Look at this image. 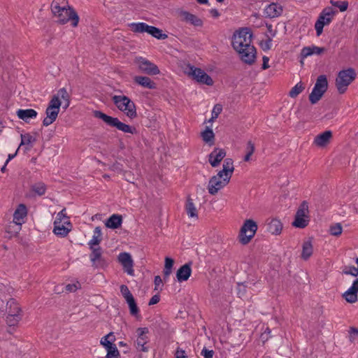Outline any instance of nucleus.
Instances as JSON below:
<instances>
[{"label": "nucleus", "mask_w": 358, "mask_h": 358, "mask_svg": "<svg viewBox=\"0 0 358 358\" xmlns=\"http://www.w3.org/2000/svg\"><path fill=\"white\" fill-rule=\"evenodd\" d=\"M252 34L248 28H242L234 34L232 45L241 59L247 64H252L256 57V49L252 45Z\"/></svg>", "instance_id": "f257e3e1"}, {"label": "nucleus", "mask_w": 358, "mask_h": 358, "mask_svg": "<svg viewBox=\"0 0 358 358\" xmlns=\"http://www.w3.org/2000/svg\"><path fill=\"white\" fill-rule=\"evenodd\" d=\"M70 105V96L65 88L59 89L54 94L48 103L45 110V116L43 120V124L48 127L52 124L57 118L60 107L66 109Z\"/></svg>", "instance_id": "f03ea898"}, {"label": "nucleus", "mask_w": 358, "mask_h": 358, "mask_svg": "<svg viewBox=\"0 0 358 358\" xmlns=\"http://www.w3.org/2000/svg\"><path fill=\"white\" fill-rule=\"evenodd\" d=\"M51 10L58 23L64 24L71 21L73 27L78 26L79 16L75 10L69 6L68 0H53Z\"/></svg>", "instance_id": "7ed1b4c3"}, {"label": "nucleus", "mask_w": 358, "mask_h": 358, "mask_svg": "<svg viewBox=\"0 0 358 358\" xmlns=\"http://www.w3.org/2000/svg\"><path fill=\"white\" fill-rule=\"evenodd\" d=\"M234 171V166L232 159H225L222 165V169L210 179L208 185V192L214 195L219 190L224 187L230 181Z\"/></svg>", "instance_id": "20e7f679"}, {"label": "nucleus", "mask_w": 358, "mask_h": 358, "mask_svg": "<svg viewBox=\"0 0 358 358\" xmlns=\"http://www.w3.org/2000/svg\"><path fill=\"white\" fill-rule=\"evenodd\" d=\"M53 233L59 237H66L72 229V224L66 214V210L59 212L53 222Z\"/></svg>", "instance_id": "39448f33"}, {"label": "nucleus", "mask_w": 358, "mask_h": 358, "mask_svg": "<svg viewBox=\"0 0 358 358\" xmlns=\"http://www.w3.org/2000/svg\"><path fill=\"white\" fill-rule=\"evenodd\" d=\"M134 346L136 351L148 352L150 350V331L148 327H138L136 329L133 338Z\"/></svg>", "instance_id": "423d86ee"}, {"label": "nucleus", "mask_w": 358, "mask_h": 358, "mask_svg": "<svg viewBox=\"0 0 358 358\" xmlns=\"http://www.w3.org/2000/svg\"><path fill=\"white\" fill-rule=\"evenodd\" d=\"M94 117L102 120L108 125L114 127L118 130L124 133H129L131 134L136 133V129L135 127H131L129 124L120 122L117 117L109 116L99 110L94 111Z\"/></svg>", "instance_id": "0eeeda50"}, {"label": "nucleus", "mask_w": 358, "mask_h": 358, "mask_svg": "<svg viewBox=\"0 0 358 358\" xmlns=\"http://www.w3.org/2000/svg\"><path fill=\"white\" fill-rule=\"evenodd\" d=\"M356 73L353 69H344L340 71L335 81L336 90L339 94H344L348 86L355 79Z\"/></svg>", "instance_id": "6e6552de"}, {"label": "nucleus", "mask_w": 358, "mask_h": 358, "mask_svg": "<svg viewBox=\"0 0 358 358\" xmlns=\"http://www.w3.org/2000/svg\"><path fill=\"white\" fill-rule=\"evenodd\" d=\"M112 99L117 108L128 117L133 119L136 117V109L134 103L126 96L114 95Z\"/></svg>", "instance_id": "1a4fd4ad"}, {"label": "nucleus", "mask_w": 358, "mask_h": 358, "mask_svg": "<svg viewBox=\"0 0 358 358\" xmlns=\"http://www.w3.org/2000/svg\"><path fill=\"white\" fill-rule=\"evenodd\" d=\"M257 229V224L254 220H245L240 229L238 235L239 242L243 245L249 243L255 236Z\"/></svg>", "instance_id": "9d476101"}, {"label": "nucleus", "mask_w": 358, "mask_h": 358, "mask_svg": "<svg viewBox=\"0 0 358 358\" xmlns=\"http://www.w3.org/2000/svg\"><path fill=\"white\" fill-rule=\"evenodd\" d=\"M328 89V80L327 76L321 75L317 77L314 87L309 95V101L312 104L317 103L323 96Z\"/></svg>", "instance_id": "9b49d317"}, {"label": "nucleus", "mask_w": 358, "mask_h": 358, "mask_svg": "<svg viewBox=\"0 0 358 358\" xmlns=\"http://www.w3.org/2000/svg\"><path fill=\"white\" fill-rule=\"evenodd\" d=\"M6 311L7 313L6 321L9 326L16 325L22 319L21 308L17 301L13 299L7 301Z\"/></svg>", "instance_id": "f8f14e48"}, {"label": "nucleus", "mask_w": 358, "mask_h": 358, "mask_svg": "<svg viewBox=\"0 0 358 358\" xmlns=\"http://www.w3.org/2000/svg\"><path fill=\"white\" fill-rule=\"evenodd\" d=\"M185 73L198 83L207 85L213 84L212 78L204 72L203 69H185Z\"/></svg>", "instance_id": "ddd939ff"}, {"label": "nucleus", "mask_w": 358, "mask_h": 358, "mask_svg": "<svg viewBox=\"0 0 358 358\" xmlns=\"http://www.w3.org/2000/svg\"><path fill=\"white\" fill-rule=\"evenodd\" d=\"M308 204L305 202H303L299 208L298 209L294 221L293 222L292 224L294 227L296 228H304L306 227L308 222Z\"/></svg>", "instance_id": "4468645a"}, {"label": "nucleus", "mask_w": 358, "mask_h": 358, "mask_svg": "<svg viewBox=\"0 0 358 358\" xmlns=\"http://www.w3.org/2000/svg\"><path fill=\"white\" fill-rule=\"evenodd\" d=\"M117 259L124 271L129 275H134V261L131 255L128 252H121L119 254Z\"/></svg>", "instance_id": "2eb2a0df"}, {"label": "nucleus", "mask_w": 358, "mask_h": 358, "mask_svg": "<svg viewBox=\"0 0 358 358\" xmlns=\"http://www.w3.org/2000/svg\"><path fill=\"white\" fill-rule=\"evenodd\" d=\"M92 252L90 255L92 266L96 268H103L107 266V262L102 256V250L100 247L90 249Z\"/></svg>", "instance_id": "dca6fc26"}, {"label": "nucleus", "mask_w": 358, "mask_h": 358, "mask_svg": "<svg viewBox=\"0 0 358 358\" xmlns=\"http://www.w3.org/2000/svg\"><path fill=\"white\" fill-rule=\"evenodd\" d=\"M333 134L331 131L327 130L315 136L313 141V145L320 148H325L330 143Z\"/></svg>", "instance_id": "f3484780"}, {"label": "nucleus", "mask_w": 358, "mask_h": 358, "mask_svg": "<svg viewBox=\"0 0 358 358\" xmlns=\"http://www.w3.org/2000/svg\"><path fill=\"white\" fill-rule=\"evenodd\" d=\"M226 156V151L220 148H215L208 155V162L213 167H217Z\"/></svg>", "instance_id": "a211bd4d"}, {"label": "nucleus", "mask_w": 358, "mask_h": 358, "mask_svg": "<svg viewBox=\"0 0 358 358\" xmlns=\"http://www.w3.org/2000/svg\"><path fill=\"white\" fill-rule=\"evenodd\" d=\"M179 16L182 21L188 22L195 27H202L203 21L196 15L192 14L186 10H180Z\"/></svg>", "instance_id": "6ab92c4d"}, {"label": "nucleus", "mask_w": 358, "mask_h": 358, "mask_svg": "<svg viewBox=\"0 0 358 358\" xmlns=\"http://www.w3.org/2000/svg\"><path fill=\"white\" fill-rule=\"evenodd\" d=\"M357 293H358V278L356 279L351 287L345 292L343 294L344 299L348 302V303H355L358 298H357Z\"/></svg>", "instance_id": "aec40b11"}, {"label": "nucleus", "mask_w": 358, "mask_h": 358, "mask_svg": "<svg viewBox=\"0 0 358 358\" xmlns=\"http://www.w3.org/2000/svg\"><path fill=\"white\" fill-rule=\"evenodd\" d=\"M27 214V210L26 206L24 204H20L13 215V222L18 226V229H20V226L24 222Z\"/></svg>", "instance_id": "412c9836"}, {"label": "nucleus", "mask_w": 358, "mask_h": 358, "mask_svg": "<svg viewBox=\"0 0 358 358\" xmlns=\"http://www.w3.org/2000/svg\"><path fill=\"white\" fill-rule=\"evenodd\" d=\"M282 7L278 3H272L264 9V14L270 18L277 17L282 13Z\"/></svg>", "instance_id": "4be33fe9"}, {"label": "nucleus", "mask_w": 358, "mask_h": 358, "mask_svg": "<svg viewBox=\"0 0 358 358\" xmlns=\"http://www.w3.org/2000/svg\"><path fill=\"white\" fill-rule=\"evenodd\" d=\"M268 231L273 235H280L282 231L283 225L277 218H272L267 224Z\"/></svg>", "instance_id": "5701e85b"}, {"label": "nucleus", "mask_w": 358, "mask_h": 358, "mask_svg": "<svg viewBox=\"0 0 358 358\" xmlns=\"http://www.w3.org/2000/svg\"><path fill=\"white\" fill-rule=\"evenodd\" d=\"M192 273V268L189 264H185L182 266L176 273V278L179 282L187 281Z\"/></svg>", "instance_id": "b1692460"}, {"label": "nucleus", "mask_w": 358, "mask_h": 358, "mask_svg": "<svg viewBox=\"0 0 358 358\" xmlns=\"http://www.w3.org/2000/svg\"><path fill=\"white\" fill-rule=\"evenodd\" d=\"M16 114L20 119L29 122L30 120L35 119L37 117L38 113L35 110L29 108L19 109L17 110Z\"/></svg>", "instance_id": "393cba45"}, {"label": "nucleus", "mask_w": 358, "mask_h": 358, "mask_svg": "<svg viewBox=\"0 0 358 358\" xmlns=\"http://www.w3.org/2000/svg\"><path fill=\"white\" fill-rule=\"evenodd\" d=\"M325 51L324 48H320L317 46L312 45V46H308L304 47L301 50V55L302 57H307L308 56H310L312 55H320L323 53Z\"/></svg>", "instance_id": "a878e982"}, {"label": "nucleus", "mask_w": 358, "mask_h": 358, "mask_svg": "<svg viewBox=\"0 0 358 358\" xmlns=\"http://www.w3.org/2000/svg\"><path fill=\"white\" fill-rule=\"evenodd\" d=\"M201 136L202 140L208 145H213L215 143V134L212 129V127H206L205 129L201 131Z\"/></svg>", "instance_id": "bb28decb"}, {"label": "nucleus", "mask_w": 358, "mask_h": 358, "mask_svg": "<svg viewBox=\"0 0 358 358\" xmlns=\"http://www.w3.org/2000/svg\"><path fill=\"white\" fill-rule=\"evenodd\" d=\"M134 79L137 84L143 87L148 89H155L156 87L155 83L147 76H136Z\"/></svg>", "instance_id": "cd10ccee"}, {"label": "nucleus", "mask_w": 358, "mask_h": 358, "mask_svg": "<svg viewBox=\"0 0 358 358\" xmlns=\"http://www.w3.org/2000/svg\"><path fill=\"white\" fill-rule=\"evenodd\" d=\"M101 229L99 227H95L93 236L88 243L90 249L96 248V246H98L101 241Z\"/></svg>", "instance_id": "c85d7f7f"}, {"label": "nucleus", "mask_w": 358, "mask_h": 358, "mask_svg": "<svg viewBox=\"0 0 358 358\" xmlns=\"http://www.w3.org/2000/svg\"><path fill=\"white\" fill-rule=\"evenodd\" d=\"M115 341V337L113 332H110L105 336L102 337L100 341V343L103 348L107 350L111 348L112 347L115 346L114 342Z\"/></svg>", "instance_id": "c756f323"}, {"label": "nucleus", "mask_w": 358, "mask_h": 358, "mask_svg": "<svg viewBox=\"0 0 358 358\" xmlns=\"http://www.w3.org/2000/svg\"><path fill=\"white\" fill-rule=\"evenodd\" d=\"M313 252L312 242L310 240L305 241L302 245V259L306 260L310 258Z\"/></svg>", "instance_id": "7c9ffc66"}, {"label": "nucleus", "mask_w": 358, "mask_h": 358, "mask_svg": "<svg viewBox=\"0 0 358 358\" xmlns=\"http://www.w3.org/2000/svg\"><path fill=\"white\" fill-rule=\"evenodd\" d=\"M122 217L118 215H113L106 222V226L110 229H117L122 224Z\"/></svg>", "instance_id": "2f4dec72"}, {"label": "nucleus", "mask_w": 358, "mask_h": 358, "mask_svg": "<svg viewBox=\"0 0 358 358\" xmlns=\"http://www.w3.org/2000/svg\"><path fill=\"white\" fill-rule=\"evenodd\" d=\"M331 22V20L327 19V17H324V20H320V17H318V19L315 24V29L317 36L322 34L324 27L330 24Z\"/></svg>", "instance_id": "473e14b6"}, {"label": "nucleus", "mask_w": 358, "mask_h": 358, "mask_svg": "<svg viewBox=\"0 0 358 358\" xmlns=\"http://www.w3.org/2000/svg\"><path fill=\"white\" fill-rule=\"evenodd\" d=\"M148 33L157 39H166L168 36L162 34V31L155 27L149 25Z\"/></svg>", "instance_id": "72a5a7b5"}, {"label": "nucleus", "mask_w": 358, "mask_h": 358, "mask_svg": "<svg viewBox=\"0 0 358 358\" xmlns=\"http://www.w3.org/2000/svg\"><path fill=\"white\" fill-rule=\"evenodd\" d=\"M131 30L136 33H148L149 25L145 22L132 23L130 24Z\"/></svg>", "instance_id": "f704fd0d"}, {"label": "nucleus", "mask_w": 358, "mask_h": 358, "mask_svg": "<svg viewBox=\"0 0 358 358\" xmlns=\"http://www.w3.org/2000/svg\"><path fill=\"white\" fill-rule=\"evenodd\" d=\"M337 11L333 8L327 7L322 10L321 13L320 14L319 17H320V20H324V17H327V19L332 20L333 17L335 15Z\"/></svg>", "instance_id": "c9c22d12"}, {"label": "nucleus", "mask_w": 358, "mask_h": 358, "mask_svg": "<svg viewBox=\"0 0 358 358\" xmlns=\"http://www.w3.org/2000/svg\"><path fill=\"white\" fill-rule=\"evenodd\" d=\"M186 211L189 217H197V210L192 199H188L186 203Z\"/></svg>", "instance_id": "e433bc0d"}, {"label": "nucleus", "mask_w": 358, "mask_h": 358, "mask_svg": "<svg viewBox=\"0 0 358 358\" xmlns=\"http://www.w3.org/2000/svg\"><path fill=\"white\" fill-rule=\"evenodd\" d=\"M129 308V313L131 315L138 317L139 316V308H138L134 298L126 301Z\"/></svg>", "instance_id": "4c0bfd02"}, {"label": "nucleus", "mask_w": 358, "mask_h": 358, "mask_svg": "<svg viewBox=\"0 0 358 358\" xmlns=\"http://www.w3.org/2000/svg\"><path fill=\"white\" fill-rule=\"evenodd\" d=\"M304 90V85L301 82L296 84L289 91V95L292 98L296 97Z\"/></svg>", "instance_id": "58836bf2"}, {"label": "nucleus", "mask_w": 358, "mask_h": 358, "mask_svg": "<svg viewBox=\"0 0 358 358\" xmlns=\"http://www.w3.org/2000/svg\"><path fill=\"white\" fill-rule=\"evenodd\" d=\"M34 141L35 138L29 134H22L20 147L27 145L28 146L27 149H29Z\"/></svg>", "instance_id": "ea45409f"}, {"label": "nucleus", "mask_w": 358, "mask_h": 358, "mask_svg": "<svg viewBox=\"0 0 358 358\" xmlns=\"http://www.w3.org/2000/svg\"><path fill=\"white\" fill-rule=\"evenodd\" d=\"M343 231V227L340 223H334L330 225L329 233L334 236H339Z\"/></svg>", "instance_id": "a19ab883"}, {"label": "nucleus", "mask_w": 358, "mask_h": 358, "mask_svg": "<svg viewBox=\"0 0 358 358\" xmlns=\"http://www.w3.org/2000/svg\"><path fill=\"white\" fill-rule=\"evenodd\" d=\"M45 186L42 182L36 183L32 186V191L38 196L43 195L45 192Z\"/></svg>", "instance_id": "79ce46f5"}, {"label": "nucleus", "mask_w": 358, "mask_h": 358, "mask_svg": "<svg viewBox=\"0 0 358 358\" xmlns=\"http://www.w3.org/2000/svg\"><path fill=\"white\" fill-rule=\"evenodd\" d=\"M173 263L174 262L171 258L166 257L164 271L165 276H169L171 274Z\"/></svg>", "instance_id": "37998d69"}, {"label": "nucleus", "mask_w": 358, "mask_h": 358, "mask_svg": "<svg viewBox=\"0 0 358 358\" xmlns=\"http://www.w3.org/2000/svg\"><path fill=\"white\" fill-rule=\"evenodd\" d=\"M106 350V355L105 358H119L120 357V352L116 347H112L111 348H109V349Z\"/></svg>", "instance_id": "c03bdc74"}, {"label": "nucleus", "mask_w": 358, "mask_h": 358, "mask_svg": "<svg viewBox=\"0 0 358 358\" xmlns=\"http://www.w3.org/2000/svg\"><path fill=\"white\" fill-rule=\"evenodd\" d=\"M135 64L141 67L142 65L147 66L148 67H157L156 65L152 64L150 61L142 57H136Z\"/></svg>", "instance_id": "a18cd8bd"}, {"label": "nucleus", "mask_w": 358, "mask_h": 358, "mask_svg": "<svg viewBox=\"0 0 358 358\" xmlns=\"http://www.w3.org/2000/svg\"><path fill=\"white\" fill-rule=\"evenodd\" d=\"M246 155L244 157L245 162H248L250 159L251 155L255 151V145L251 141H248L246 146Z\"/></svg>", "instance_id": "49530a36"}, {"label": "nucleus", "mask_w": 358, "mask_h": 358, "mask_svg": "<svg viewBox=\"0 0 358 358\" xmlns=\"http://www.w3.org/2000/svg\"><path fill=\"white\" fill-rule=\"evenodd\" d=\"M330 3L334 6L338 7L341 12L345 11L348 7V1H334L331 0Z\"/></svg>", "instance_id": "de8ad7c7"}, {"label": "nucleus", "mask_w": 358, "mask_h": 358, "mask_svg": "<svg viewBox=\"0 0 358 358\" xmlns=\"http://www.w3.org/2000/svg\"><path fill=\"white\" fill-rule=\"evenodd\" d=\"M120 292L124 298L125 301H127L134 297L129 288L124 285L120 286Z\"/></svg>", "instance_id": "09e8293b"}, {"label": "nucleus", "mask_w": 358, "mask_h": 358, "mask_svg": "<svg viewBox=\"0 0 358 358\" xmlns=\"http://www.w3.org/2000/svg\"><path fill=\"white\" fill-rule=\"evenodd\" d=\"M222 111V106L221 104L215 105L211 112V115H213V118H217Z\"/></svg>", "instance_id": "8fccbe9b"}, {"label": "nucleus", "mask_w": 358, "mask_h": 358, "mask_svg": "<svg viewBox=\"0 0 358 358\" xmlns=\"http://www.w3.org/2000/svg\"><path fill=\"white\" fill-rule=\"evenodd\" d=\"M271 42L272 39L269 37H267V38L265 41H262L259 45L264 50H270L271 48Z\"/></svg>", "instance_id": "3c124183"}, {"label": "nucleus", "mask_w": 358, "mask_h": 358, "mask_svg": "<svg viewBox=\"0 0 358 358\" xmlns=\"http://www.w3.org/2000/svg\"><path fill=\"white\" fill-rule=\"evenodd\" d=\"M80 287V285L78 282H76L73 284H69L66 285L65 289L66 292H76L77 289H78Z\"/></svg>", "instance_id": "603ef678"}, {"label": "nucleus", "mask_w": 358, "mask_h": 358, "mask_svg": "<svg viewBox=\"0 0 358 358\" xmlns=\"http://www.w3.org/2000/svg\"><path fill=\"white\" fill-rule=\"evenodd\" d=\"M343 273L345 274L351 275L356 277L358 275V268H355V266H350L348 268H345L343 271Z\"/></svg>", "instance_id": "864d4df0"}, {"label": "nucleus", "mask_w": 358, "mask_h": 358, "mask_svg": "<svg viewBox=\"0 0 358 358\" xmlns=\"http://www.w3.org/2000/svg\"><path fill=\"white\" fill-rule=\"evenodd\" d=\"M175 358H188L186 352L181 349L178 348L175 352Z\"/></svg>", "instance_id": "5fc2aeb1"}, {"label": "nucleus", "mask_w": 358, "mask_h": 358, "mask_svg": "<svg viewBox=\"0 0 358 358\" xmlns=\"http://www.w3.org/2000/svg\"><path fill=\"white\" fill-rule=\"evenodd\" d=\"M213 350H208L207 349H203L201 351V355L204 358H213Z\"/></svg>", "instance_id": "6e6d98bb"}, {"label": "nucleus", "mask_w": 358, "mask_h": 358, "mask_svg": "<svg viewBox=\"0 0 358 358\" xmlns=\"http://www.w3.org/2000/svg\"><path fill=\"white\" fill-rule=\"evenodd\" d=\"M146 73L148 75L155 76L159 73V69H146Z\"/></svg>", "instance_id": "4d7b16f0"}, {"label": "nucleus", "mask_w": 358, "mask_h": 358, "mask_svg": "<svg viewBox=\"0 0 358 358\" xmlns=\"http://www.w3.org/2000/svg\"><path fill=\"white\" fill-rule=\"evenodd\" d=\"M350 340H353L358 335V330L357 329L352 328L350 329Z\"/></svg>", "instance_id": "13d9d810"}, {"label": "nucleus", "mask_w": 358, "mask_h": 358, "mask_svg": "<svg viewBox=\"0 0 358 358\" xmlns=\"http://www.w3.org/2000/svg\"><path fill=\"white\" fill-rule=\"evenodd\" d=\"M159 301V297L157 295L153 296L149 301V305H154Z\"/></svg>", "instance_id": "bf43d9fd"}, {"label": "nucleus", "mask_w": 358, "mask_h": 358, "mask_svg": "<svg viewBox=\"0 0 358 358\" xmlns=\"http://www.w3.org/2000/svg\"><path fill=\"white\" fill-rule=\"evenodd\" d=\"M266 28L268 31L271 34L272 36H275V31L273 30L272 24H266Z\"/></svg>", "instance_id": "052dcab7"}, {"label": "nucleus", "mask_w": 358, "mask_h": 358, "mask_svg": "<svg viewBox=\"0 0 358 358\" xmlns=\"http://www.w3.org/2000/svg\"><path fill=\"white\" fill-rule=\"evenodd\" d=\"M210 13L215 18H217L220 15L219 11L217 9H215V8L211 9L210 10Z\"/></svg>", "instance_id": "680f3d73"}, {"label": "nucleus", "mask_w": 358, "mask_h": 358, "mask_svg": "<svg viewBox=\"0 0 358 358\" xmlns=\"http://www.w3.org/2000/svg\"><path fill=\"white\" fill-rule=\"evenodd\" d=\"M18 148H20V147H19ZM18 150H19V149H17V151L15 152V153H14V154H9V155H8V159H7V160H6V165H7V164H8V163L9 162V161H10L11 159H13L16 156V155H17V153Z\"/></svg>", "instance_id": "e2e57ef3"}, {"label": "nucleus", "mask_w": 358, "mask_h": 358, "mask_svg": "<svg viewBox=\"0 0 358 358\" xmlns=\"http://www.w3.org/2000/svg\"><path fill=\"white\" fill-rule=\"evenodd\" d=\"M268 58L266 57H263V64H262V67H269V66L268 65Z\"/></svg>", "instance_id": "0e129e2a"}, {"label": "nucleus", "mask_w": 358, "mask_h": 358, "mask_svg": "<svg viewBox=\"0 0 358 358\" xmlns=\"http://www.w3.org/2000/svg\"><path fill=\"white\" fill-rule=\"evenodd\" d=\"M124 178H125V179H126L127 181H129V182H134V180H134V178L131 179V178H130V176H129L127 173H125V175H124Z\"/></svg>", "instance_id": "69168bd1"}, {"label": "nucleus", "mask_w": 358, "mask_h": 358, "mask_svg": "<svg viewBox=\"0 0 358 358\" xmlns=\"http://www.w3.org/2000/svg\"><path fill=\"white\" fill-rule=\"evenodd\" d=\"M162 282L161 278L159 276H156L155 278V282L156 285H159Z\"/></svg>", "instance_id": "338daca9"}, {"label": "nucleus", "mask_w": 358, "mask_h": 358, "mask_svg": "<svg viewBox=\"0 0 358 358\" xmlns=\"http://www.w3.org/2000/svg\"><path fill=\"white\" fill-rule=\"evenodd\" d=\"M198 3L201 4H207L208 2V0H196Z\"/></svg>", "instance_id": "774afa93"}]
</instances>
